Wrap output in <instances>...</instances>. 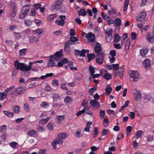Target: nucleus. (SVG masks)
Instances as JSON below:
<instances>
[{
    "instance_id": "f3484780",
    "label": "nucleus",
    "mask_w": 154,
    "mask_h": 154,
    "mask_svg": "<svg viewBox=\"0 0 154 154\" xmlns=\"http://www.w3.org/2000/svg\"><path fill=\"white\" fill-rule=\"evenodd\" d=\"M86 14V12L84 8L81 9L80 10L78 11V14L79 16H85Z\"/></svg>"
},
{
    "instance_id": "2f4dec72",
    "label": "nucleus",
    "mask_w": 154,
    "mask_h": 154,
    "mask_svg": "<svg viewBox=\"0 0 154 154\" xmlns=\"http://www.w3.org/2000/svg\"><path fill=\"white\" fill-rule=\"evenodd\" d=\"M103 77L105 79L109 80L111 79V75L109 73H105L103 76Z\"/></svg>"
},
{
    "instance_id": "5fc2aeb1",
    "label": "nucleus",
    "mask_w": 154,
    "mask_h": 154,
    "mask_svg": "<svg viewBox=\"0 0 154 154\" xmlns=\"http://www.w3.org/2000/svg\"><path fill=\"white\" fill-rule=\"evenodd\" d=\"M55 57L60 58L62 56V53L59 51H57L55 53Z\"/></svg>"
},
{
    "instance_id": "69168bd1",
    "label": "nucleus",
    "mask_w": 154,
    "mask_h": 154,
    "mask_svg": "<svg viewBox=\"0 0 154 154\" xmlns=\"http://www.w3.org/2000/svg\"><path fill=\"white\" fill-rule=\"evenodd\" d=\"M55 141L57 144H62L63 143V141L62 140L58 138Z\"/></svg>"
},
{
    "instance_id": "f257e3e1",
    "label": "nucleus",
    "mask_w": 154,
    "mask_h": 154,
    "mask_svg": "<svg viewBox=\"0 0 154 154\" xmlns=\"http://www.w3.org/2000/svg\"><path fill=\"white\" fill-rule=\"evenodd\" d=\"M15 68L17 70L20 69L22 71L27 72L30 70L29 67L24 63H20L18 61L16 60L14 63Z\"/></svg>"
},
{
    "instance_id": "2eb2a0df",
    "label": "nucleus",
    "mask_w": 154,
    "mask_h": 154,
    "mask_svg": "<svg viewBox=\"0 0 154 154\" xmlns=\"http://www.w3.org/2000/svg\"><path fill=\"white\" fill-rule=\"evenodd\" d=\"M57 123L58 124L61 123V122L64 120V116H57Z\"/></svg>"
},
{
    "instance_id": "c03bdc74",
    "label": "nucleus",
    "mask_w": 154,
    "mask_h": 154,
    "mask_svg": "<svg viewBox=\"0 0 154 154\" xmlns=\"http://www.w3.org/2000/svg\"><path fill=\"white\" fill-rule=\"evenodd\" d=\"M89 71L92 75H93L95 73V70L94 68L91 65H90L89 66Z\"/></svg>"
},
{
    "instance_id": "6e6d98bb",
    "label": "nucleus",
    "mask_w": 154,
    "mask_h": 154,
    "mask_svg": "<svg viewBox=\"0 0 154 154\" xmlns=\"http://www.w3.org/2000/svg\"><path fill=\"white\" fill-rule=\"evenodd\" d=\"M24 108L26 111L29 112V111L30 109L28 104L25 103L24 104Z\"/></svg>"
},
{
    "instance_id": "473e14b6",
    "label": "nucleus",
    "mask_w": 154,
    "mask_h": 154,
    "mask_svg": "<svg viewBox=\"0 0 154 154\" xmlns=\"http://www.w3.org/2000/svg\"><path fill=\"white\" fill-rule=\"evenodd\" d=\"M41 106L42 107L47 108L49 106V104L46 102H43L41 103Z\"/></svg>"
},
{
    "instance_id": "b1692460",
    "label": "nucleus",
    "mask_w": 154,
    "mask_h": 154,
    "mask_svg": "<svg viewBox=\"0 0 154 154\" xmlns=\"http://www.w3.org/2000/svg\"><path fill=\"white\" fill-rule=\"evenodd\" d=\"M32 32L34 33V34H40L43 32V30L41 28H39L36 30L32 31Z\"/></svg>"
},
{
    "instance_id": "864d4df0",
    "label": "nucleus",
    "mask_w": 154,
    "mask_h": 154,
    "mask_svg": "<svg viewBox=\"0 0 154 154\" xmlns=\"http://www.w3.org/2000/svg\"><path fill=\"white\" fill-rule=\"evenodd\" d=\"M52 84L54 86L58 87L59 86L58 81L57 79H54L52 80Z\"/></svg>"
},
{
    "instance_id": "20e7f679",
    "label": "nucleus",
    "mask_w": 154,
    "mask_h": 154,
    "mask_svg": "<svg viewBox=\"0 0 154 154\" xmlns=\"http://www.w3.org/2000/svg\"><path fill=\"white\" fill-rule=\"evenodd\" d=\"M130 80L132 82H135L138 81L139 79L140 75L137 71H132L130 74Z\"/></svg>"
},
{
    "instance_id": "f704fd0d",
    "label": "nucleus",
    "mask_w": 154,
    "mask_h": 154,
    "mask_svg": "<svg viewBox=\"0 0 154 154\" xmlns=\"http://www.w3.org/2000/svg\"><path fill=\"white\" fill-rule=\"evenodd\" d=\"M12 109L16 113H18L20 112V107L18 106H16L14 107H12Z\"/></svg>"
},
{
    "instance_id": "c756f323",
    "label": "nucleus",
    "mask_w": 154,
    "mask_h": 154,
    "mask_svg": "<svg viewBox=\"0 0 154 154\" xmlns=\"http://www.w3.org/2000/svg\"><path fill=\"white\" fill-rule=\"evenodd\" d=\"M112 91V88L110 87V85H108L106 86V93L108 94H109Z\"/></svg>"
},
{
    "instance_id": "a878e982",
    "label": "nucleus",
    "mask_w": 154,
    "mask_h": 154,
    "mask_svg": "<svg viewBox=\"0 0 154 154\" xmlns=\"http://www.w3.org/2000/svg\"><path fill=\"white\" fill-rule=\"evenodd\" d=\"M51 118L49 117L46 119H43L39 120L38 122L39 124H44L46 123Z\"/></svg>"
},
{
    "instance_id": "338daca9",
    "label": "nucleus",
    "mask_w": 154,
    "mask_h": 154,
    "mask_svg": "<svg viewBox=\"0 0 154 154\" xmlns=\"http://www.w3.org/2000/svg\"><path fill=\"white\" fill-rule=\"evenodd\" d=\"M137 36L136 34L134 32H132L131 33V38L132 39L135 40L136 39Z\"/></svg>"
},
{
    "instance_id": "c9c22d12",
    "label": "nucleus",
    "mask_w": 154,
    "mask_h": 154,
    "mask_svg": "<svg viewBox=\"0 0 154 154\" xmlns=\"http://www.w3.org/2000/svg\"><path fill=\"white\" fill-rule=\"evenodd\" d=\"M55 63L52 59H50L48 62V67L54 66Z\"/></svg>"
},
{
    "instance_id": "49530a36",
    "label": "nucleus",
    "mask_w": 154,
    "mask_h": 154,
    "mask_svg": "<svg viewBox=\"0 0 154 154\" xmlns=\"http://www.w3.org/2000/svg\"><path fill=\"white\" fill-rule=\"evenodd\" d=\"M74 43L71 40V39H69V40L67 41L65 44L64 45L70 46V45H73L74 44Z\"/></svg>"
},
{
    "instance_id": "9d476101",
    "label": "nucleus",
    "mask_w": 154,
    "mask_h": 154,
    "mask_svg": "<svg viewBox=\"0 0 154 154\" xmlns=\"http://www.w3.org/2000/svg\"><path fill=\"white\" fill-rule=\"evenodd\" d=\"M26 90V88L25 87H20L16 90L15 91L17 92L18 94H21L24 93Z\"/></svg>"
},
{
    "instance_id": "cd10ccee",
    "label": "nucleus",
    "mask_w": 154,
    "mask_h": 154,
    "mask_svg": "<svg viewBox=\"0 0 154 154\" xmlns=\"http://www.w3.org/2000/svg\"><path fill=\"white\" fill-rule=\"evenodd\" d=\"M129 0H125L124 2V7L123 11H126L129 4Z\"/></svg>"
},
{
    "instance_id": "6ab92c4d",
    "label": "nucleus",
    "mask_w": 154,
    "mask_h": 154,
    "mask_svg": "<svg viewBox=\"0 0 154 154\" xmlns=\"http://www.w3.org/2000/svg\"><path fill=\"white\" fill-rule=\"evenodd\" d=\"M114 38L113 41L116 43H118L121 40V37L119 36L118 34H116L114 35Z\"/></svg>"
},
{
    "instance_id": "e433bc0d",
    "label": "nucleus",
    "mask_w": 154,
    "mask_h": 154,
    "mask_svg": "<svg viewBox=\"0 0 154 154\" xmlns=\"http://www.w3.org/2000/svg\"><path fill=\"white\" fill-rule=\"evenodd\" d=\"M143 131H138L136 132L135 136L136 139H138L140 137L141 135L143 133Z\"/></svg>"
},
{
    "instance_id": "de8ad7c7",
    "label": "nucleus",
    "mask_w": 154,
    "mask_h": 154,
    "mask_svg": "<svg viewBox=\"0 0 154 154\" xmlns=\"http://www.w3.org/2000/svg\"><path fill=\"white\" fill-rule=\"evenodd\" d=\"M80 130L79 129L78 131H76L75 133V135L78 137H80L82 136V134L80 131Z\"/></svg>"
},
{
    "instance_id": "f8f14e48",
    "label": "nucleus",
    "mask_w": 154,
    "mask_h": 154,
    "mask_svg": "<svg viewBox=\"0 0 154 154\" xmlns=\"http://www.w3.org/2000/svg\"><path fill=\"white\" fill-rule=\"evenodd\" d=\"M95 52L96 54L101 52L102 49L101 44H99L98 45H96L94 48Z\"/></svg>"
},
{
    "instance_id": "ddd939ff",
    "label": "nucleus",
    "mask_w": 154,
    "mask_h": 154,
    "mask_svg": "<svg viewBox=\"0 0 154 154\" xmlns=\"http://www.w3.org/2000/svg\"><path fill=\"white\" fill-rule=\"evenodd\" d=\"M29 42L31 43H35L38 41V38L34 36H31L29 38Z\"/></svg>"
},
{
    "instance_id": "bf43d9fd",
    "label": "nucleus",
    "mask_w": 154,
    "mask_h": 154,
    "mask_svg": "<svg viewBox=\"0 0 154 154\" xmlns=\"http://www.w3.org/2000/svg\"><path fill=\"white\" fill-rule=\"evenodd\" d=\"M97 56L100 58H104V53L102 52L96 54Z\"/></svg>"
},
{
    "instance_id": "4d7b16f0",
    "label": "nucleus",
    "mask_w": 154,
    "mask_h": 154,
    "mask_svg": "<svg viewBox=\"0 0 154 154\" xmlns=\"http://www.w3.org/2000/svg\"><path fill=\"white\" fill-rule=\"evenodd\" d=\"M70 39H71V40L74 43L75 42H77L78 40V39L75 36H71Z\"/></svg>"
},
{
    "instance_id": "a18cd8bd",
    "label": "nucleus",
    "mask_w": 154,
    "mask_h": 154,
    "mask_svg": "<svg viewBox=\"0 0 154 154\" xmlns=\"http://www.w3.org/2000/svg\"><path fill=\"white\" fill-rule=\"evenodd\" d=\"M99 133V131L97 128L95 127L94 131V137L95 138L97 137Z\"/></svg>"
},
{
    "instance_id": "ea45409f",
    "label": "nucleus",
    "mask_w": 154,
    "mask_h": 154,
    "mask_svg": "<svg viewBox=\"0 0 154 154\" xmlns=\"http://www.w3.org/2000/svg\"><path fill=\"white\" fill-rule=\"evenodd\" d=\"M56 23H57L58 25L63 26L65 23V21L61 20H56Z\"/></svg>"
},
{
    "instance_id": "09e8293b",
    "label": "nucleus",
    "mask_w": 154,
    "mask_h": 154,
    "mask_svg": "<svg viewBox=\"0 0 154 154\" xmlns=\"http://www.w3.org/2000/svg\"><path fill=\"white\" fill-rule=\"evenodd\" d=\"M100 116L101 119H104L105 115V111L103 110H101L100 112Z\"/></svg>"
},
{
    "instance_id": "5701e85b",
    "label": "nucleus",
    "mask_w": 154,
    "mask_h": 154,
    "mask_svg": "<svg viewBox=\"0 0 154 154\" xmlns=\"http://www.w3.org/2000/svg\"><path fill=\"white\" fill-rule=\"evenodd\" d=\"M97 85H95L93 88H91L88 91L89 93L91 95H93V92H94L97 90Z\"/></svg>"
},
{
    "instance_id": "0eeeda50",
    "label": "nucleus",
    "mask_w": 154,
    "mask_h": 154,
    "mask_svg": "<svg viewBox=\"0 0 154 154\" xmlns=\"http://www.w3.org/2000/svg\"><path fill=\"white\" fill-rule=\"evenodd\" d=\"M142 64L146 70H149L150 68L151 61L149 59H146L143 62Z\"/></svg>"
},
{
    "instance_id": "37998d69",
    "label": "nucleus",
    "mask_w": 154,
    "mask_h": 154,
    "mask_svg": "<svg viewBox=\"0 0 154 154\" xmlns=\"http://www.w3.org/2000/svg\"><path fill=\"white\" fill-rule=\"evenodd\" d=\"M32 21H30L29 20H25L24 21V23L27 26H30L32 23Z\"/></svg>"
},
{
    "instance_id": "0e129e2a",
    "label": "nucleus",
    "mask_w": 154,
    "mask_h": 154,
    "mask_svg": "<svg viewBox=\"0 0 154 154\" xmlns=\"http://www.w3.org/2000/svg\"><path fill=\"white\" fill-rule=\"evenodd\" d=\"M112 66L113 67V68L116 70H118L119 68V64H112Z\"/></svg>"
},
{
    "instance_id": "72a5a7b5",
    "label": "nucleus",
    "mask_w": 154,
    "mask_h": 154,
    "mask_svg": "<svg viewBox=\"0 0 154 154\" xmlns=\"http://www.w3.org/2000/svg\"><path fill=\"white\" fill-rule=\"evenodd\" d=\"M107 112L110 115V116L114 117L115 116V112L112 110L108 109L107 110Z\"/></svg>"
},
{
    "instance_id": "4468645a",
    "label": "nucleus",
    "mask_w": 154,
    "mask_h": 154,
    "mask_svg": "<svg viewBox=\"0 0 154 154\" xmlns=\"http://www.w3.org/2000/svg\"><path fill=\"white\" fill-rule=\"evenodd\" d=\"M10 10H17V5L14 2H11L10 4Z\"/></svg>"
},
{
    "instance_id": "bb28decb",
    "label": "nucleus",
    "mask_w": 154,
    "mask_h": 154,
    "mask_svg": "<svg viewBox=\"0 0 154 154\" xmlns=\"http://www.w3.org/2000/svg\"><path fill=\"white\" fill-rule=\"evenodd\" d=\"M17 11V10H10L9 13V16L11 17H14L16 15Z\"/></svg>"
},
{
    "instance_id": "a211bd4d",
    "label": "nucleus",
    "mask_w": 154,
    "mask_h": 154,
    "mask_svg": "<svg viewBox=\"0 0 154 154\" xmlns=\"http://www.w3.org/2000/svg\"><path fill=\"white\" fill-rule=\"evenodd\" d=\"M87 57H88V61L89 62L95 57V55L94 54H88Z\"/></svg>"
},
{
    "instance_id": "393cba45",
    "label": "nucleus",
    "mask_w": 154,
    "mask_h": 154,
    "mask_svg": "<svg viewBox=\"0 0 154 154\" xmlns=\"http://www.w3.org/2000/svg\"><path fill=\"white\" fill-rule=\"evenodd\" d=\"M115 26L117 25L118 26H119L121 24V22L120 19L118 18H116L115 19V20L114 21Z\"/></svg>"
},
{
    "instance_id": "052dcab7",
    "label": "nucleus",
    "mask_w": 154,
    "mask_h": 154,
    "mask_svg": "<svg viewBox=\"0 0 154 154\" xmlns=\"http://www.w3.org/2000/svg\"><path fill=\"white\" fill-rule=\"evenodd\" d=\"M88 42L90 43L91 42H94L95 41V39L94 35H93L92 37L89 38L88 39Z\"/></svg>"
},
{
    "instance_id": "7c9ffc66",
    "label": "nucleus",
    "mask_w": 154,
    "mask_h": 154,
    "mask_svg": "<svg viewBox=\"0 0 154 154\" xmlns=\"http://www.w3.org/2000/svg\"><path fill=\"white\" fill-rule=\"evenodd\" d=\"M7 95L5 94L4 92L3 93H0V100L3 101L4 99L6 98Z\"/></svg>"
},
{
    "instance_id": "dca6fc26",
    "label": "nucleus",
    "mask_w": 154,
    "mask_h": 154,
    "mask_svg": "<svg viewBox=\"0 0 154 154\" xmlns=\"http://www.w3.org/2000/svg\"><path fill=\"white\" fill-rule=\"evenodd\" d=\"M68 136V134H64L62 133L59 134L58 135V138L62 140L65 139Z\"/></svg>"
},
{
    "instance_id": "8fccbe9b",
    "label": "nucleus",
    "mask_w": 154,
    "mask_h": 154,
    "mask_svg": "<svg viewBox=\"0 0 154 154\" xmlns=\"http://www.w3.org/2000/svg\"><path fill=\"white\" fill-rule=\"evenodd\" d=\"M112 32L113 30L112 28H111L108 31H105L104 32L105 33H106V34H107L108 35H109L110 36H112Z\"/></svg>"
},
{
    "instance_id": "6e6552de",
    "label": "nucleus",
    "mask_w": 154,
    "mask_h": 154,
    "mask_svg": "<svg viewBox=\"0 0 154 154\" xmlns=\"http://www.w3.org/2000/svg\"><path fill=\"white\" fill-rule=\"evenodd\" d=\"M27 133L29 137H36L38 135L37 132L33 129H31L29 130L27 132Z\"/></svg>"
},
{
    "instance_id": "4be33fe9",
    "label": "nucleus",
    "mask_w": 154,
    "mask_h": 154,
    "mask_svg": "<svg viewBox=\"0 0 154 154\" xmlns=\"http://www.w3.org/2000/svg\"><path fill=\"white\" fill-rule=\"evenodd\" d=\"M148 51L146 49H143L140 50V53L141 55L145 57L146 54L148 53Z\"/></svg>"
},
{
    "instance_id": "412c9836",
    "label": "nucleus",
    "mask_w": 154,
    "mask_h": 154,
    "mask_svg": "<svg viewBox=\"0 0 154 154\" xmlns=\"http://www.w3.org/2000/svg\"><path fill=\"white\" fill-rule=\"evenodd\" d=\"M136 94L135 97V99L136 101L139 100H140L141 95L140 92L138 90H136Z\"/></svg>"
},
{
    "instance_id": "f03ea898",
    "label": "nucleus",
    "mask_w": 154,
    "mask_h": 154,
    "mask_svg": "<svg viewBox=\"0 0 154 154\" xmlns=\"http://www.w3.org/2000/svg\"><path fill=\"white\" fill-rule=\"evenodd\" d=\"M63 1V0H56L54 3L51 5V10L53 11L59 9L61 7Z\"/></svg>"
},
{
    "instance_id": "774afa93",
    "label": "nucleus",
    "mask_w": 154,
    "mask_h": 154,
    "mask_svg": "<svg viewBox=\"0 0 154 154\" xmlns=\"http://www.w3.org/2000/svg\"><path fill=\"white\" fill-rule=\"evenodd\" d=\"M47 127L48 129L51 130H52L53 129V126L51 122H50L48 124Z\"/></svg>"
},
{
    "instance_id": "79ce46f5",
    "label": "nucleus",
    "mask_w": 154,
    "mask_h": 154,
    "mask_svg": "<svg viewBox=\"0 0 154 154\" xmlns=\"http://www.w3.org/2000/svg\"><path fill=\"white\" fill-rule=\"evenodd\" d=\"M7 126L6 125H3L0 127V131L1 132H5L6 130Z\"/></svg>"
},
{
    "instance_id": "58836bf2",
    "label": "nucleus",
    "mask_w": 154,
    "mask_h": 154,
    "mask_svg": "<svg viewBox=\"0 0 154 154\" xmlns=\"http://www.w3.org/2000/svg\"><path fill=\"white\" fill-rule=\"evenodd\" d=\"M72 99L70 97H66L65 99V102L66 103H69L72 102Z\"/></svg>"
},
{
    "instance_id": "39448f33",
    "label": "nucleus",
    "mask_w": 154,
    "mask_h": 154,
    "mask_svg": "<svg viewBox=\"0 0 154 154\" xmlns=\"http://www.w3.org/2000/svg\"><path fill=\"white\" fill-rule=\"evenodd\" d=\"M153 37V34L151 32H148L146 36L147 41L151 43H153L154 41Z\"/></svg>"
},
{
    "instance_id": "13d9d810",
    "label": "nucleus",
    "mask_w": 154,
    "mask_h": 154,
    "mask_svg": "<svg viewBox=\"0 0 154 154\" xmlns=\"http://www.w3.org/2000/svg\"><path fill=\"white\" fill-rule=\"evenodd\" d=\"M103 122L105 123L103 124L104 126L105 127H107L109 125L108 120L106 119H104L103 120Z\"/></svg>"
},
{
    "instance_id": "4c0bfd02",
    "label": "nucleus",
    "mask_w": 154,
    "mask_h": 154,
    "mask_svg": "<svg viewBox=\"0 0 154 154\" xmlns=\"http://www.w3.org/2000/svg\"><path fill=\"white\" fill-rule=\"evenodd\" d=\"M104 59V58H101L100 57H98L96 59V61L97 63L98 64L101 65L103 63Z\"/></svg>"
},
{
    "instance_id": "aec40b11",
    "label": "nucleus",
    "mask_w": 154,
    "mask_h": 154,
    "mask_svg": "<svg viewBox=\"0 0 154 154\" xmlns=\"http://www.w3.org/2000/svg\"><path fill=\"white\" fill-rule=\"evenodd\" d=\"M64 49L65 52L67 54H69L70 53V46L65 45H64Z\"/></svg>"
},
{
    "instance_id": "1a4fd4ad",
    "label": "nucleus",
    "mask_w": 154,
    "mask_h": 154,
    "mask_svg": "<svg viewBox=\"0 0 154 154\" xmlns=\"http://www.w3.org/2000/svg\"><path fill=\"white\" fill-rule=\"evenodd\" d=\"M90 104L93 107L96 109L98 108L100 106L99 103L95 100H91Z\"/></svg>"
},
{
    "instance_id": "c85d7f7f",
    "label": "nucleus",
    "mask_w": 154,
    "mask_h": 154,
    "mask_svg": "<svg viewBox=\"0 0 154 154\" xmlns=\"http://www.w3.org/2000/svg\"><path fill=\"white\" fill-rule=\"evenodd\" d=\"M130 45V40L129 39H128L125 42V49L128 50L129 48Z\"/></svg>"
},
{
    "instance_id": "3c124183",
    "label": "nucleus",
    "mask_w": 154,
    "mask_h": 154,
    "mask_svg": "<svg viewBox=\"0 0 154 154\" xmlns=\"http://www.w3.org/2000/svg\"><path fill=\"white\" fill-rule=\"evenodd\" d=\"M14 86L13 85L10 88H7L4 91V92L5 93V94H6V95H7V93L9 91H10L12 89L14 88Z\"/></svg>"
},
{
    "instance_id": "a19ab883",
    "label": "nucleus",
    "mask_w": 154,
    "mask_h": 154,
    "mask_svg": "<svg viewBox=\"0 0 154 154\" xmlns=\"http://www.w3.org/2000/svg\"><path fill=\"white\" fill-rule=\"evenodd\" d=\"M88 103V100L86 99H85L82 101V105L83 106V107H85L87 106Z\"/></svg>"
},
{
    "instance_id": "680f3d73",
    "label": "nucleus",
    "mask_w": 154,
    "mask_h": 154,
    "mask_svg": "<svg viewBox=\"0 0 154 154\" xmlns=\"http://www.w3.org/2000/svg\"><path fill=\"white\" fill-rule=\"evenodd\" d=\"M101 14L102 17L104 20H106L109 18V16L105 14L103 12H102Z\"/></svg>"
},
{
    "instance_id": "9b49d317",
    "label": "nucleus",
    "mask_w": 154,
    "mask_h": 154,
    "mask_svg": "<svg viewBox=\"0 0 154 154\" xmlns=\"http://www.w3.org/2000/svg\"><path fill=\"white\" fill-rule=\"evenodd\" d=\"M27 49L26 48H24L20 50L19 51V56L21 58H23L24 56L25 55Z\"/></svg>"
},
{
    "instance_id": "e2e57ef3",
    "label": "nucleus",
    "mask_w": 154,
    "mask_h": 154,
    "mask_svg": "<svg viewBox=\"0 0 154 154\" xmlns=\"http://www.w3.org/2000/svg\"><path fill=\"white\" fill-rule=\"evenodd\" d=\"M57 15L56 14H51L50 15V17H48V19L49 20H53L54 18L56 17Z\"/></svg>"
},
{
    "instance_id": "603ef678",
    "label": "nucleus",
    "mask_w": 154,
    "mask_h": 154,
    "mask_svg": "<svg viewBox=\"0 0 154 154\" xmlns=\"http://www.w3.org/2000/svg\"><path fill=\"white\" fill-rule=\"evenodd\" d=\"M18 144L16 142H13L10 144L11 147L14 149H16L17 148V146Z\"/></svg>"
},
{
    "instance_id": "423d86ee",
    "label": "nucleus",
    "mask_w": 154,
    "mask_h": 154,
    "mask_svg": "<svg viewBox=\"0 0 154 154\" xmlns=\"http://www.w3.org/2000/svg\"><path fill=\"white\" fill-rule=\"evenodd\" d=\"M146 13L145 12H142L137 17L136 20L138 22H139L143 20L146 17Z\"/></svg>"
},
{
    "instance_id": "7ed1b4c3",
    "label": "nucleus",
    "mask_w": 154,
    "mask_h": 154,
    "mask_svg": "<svg viewBox=\"0 0 154 154\" xmlns=\"http://www.w3.org/2000/svg\"><path fill=\"white\" fill-rule=\"evenodd\" d=\"M30 8L29 5L23 6L22 8L19 17L20 19H23L25 17L29 12Z\"/></svg>"
}]
</instances>
